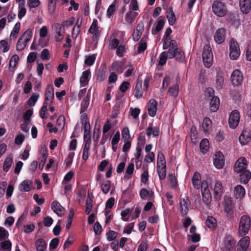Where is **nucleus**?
<instances>
[{
	"label": "nucleus",
	"instance_id": "nucleus-1",
	"mask_svg": "<svg viewBox=\"0 0 251 251\" xmlns=\"http://www.w3.org/2000/svg\"><path fill=\"white\" fill-rule=\"evenodd\" d=\"M251 226V219L248 215L241 216L239 223L238 234L241 236L247 235Z\"/></svg>",
	"mask_w": 251,
	"mask_h": 251
},
{
	"label": "nucleus",
	"instance_id": "nucleus-2",
	"mask_svg": "<svg viewBox=\"0 0 251 251\" xmlns=\"http://www.w3.org/2000/svg\"><path fill=\"white\" fill-rule=\"evenodd\" d=\"M202 60L206 68H210L213 62V55L210 46L206 44L203 48Z\"/></svg>",
	"mask_w": 251,
	"mask_h": 251
},
{
	"label": "nucleus",
	"instance_id": "nucleus-3",
	"mask_svg": "<svg viewBox=\"0 0 251 251\" xmlns=\"http://www.w3.org/2000/svg\"><path fill=\"white\" fill-rule=\"evenodd\" d=\"M212 11L217 16H225L227 12L225 4L219 0H215L212 4Z\"/></svg>",
	"mask_w": 251,
	"mask_h": 251
},
{
	"label": "nucleus",
	"instance_id": "nucleus-4",
	"mask_svg": "<svg viewBox=\"0 0 251 251\" xmlns=\"http://www.w3.org/2000/svg\"><path fill=\"white\" fill-rule=\"evenodd\" d=\"M229 57L231 60H236L240 56L239 46L235 40L231 39L229 45Z\"/></svg>",
	"mask_w": 251,
	"mask_h": 251
},
{
	"label": "nucleus",
	"instance_id": "nucleus-5",
	"mask_svg": "<svg viewBox=\"0 0 251 251\" xmlns=\"http://www.w3.org/2000/svg\"><path fill=\"white\" fill-rule=\"evenodd\" d=\"M192 181L194 187L197 189H199L200 188L201 189L202 187H207L208 185L207 181L203 180L201 181V176L198 172L194 173L192 177Z\"/></svg>",
	"mask_w": 251,
	"mask_h": 251
},
{
	"label": "nucleus",
	"instance_id": "nucleus-6",
	"mask_svg": "<svg viewBox=\"0 0 251 251\" xmlns=\"http://www.w3.org/2000/svg\"><path fill=\"white\" fill-rule=\"evenodd\" d=\"M207 92L209 97H212L210 102V109L212 112H216L219 107L220 100L218 97L214 96V90L212 88H208Z\"/></svg>",
	"mask_w": 251,
	"mask_h": 251
},
{
	"label": "nucleus",
	"instance_id": "nucleus-7",
	"mask_svg": "<svg viewBox=\"0 0 251 251\" xmlns=\"http://www.w3.org/2000/svg\"><path fill=\"white\" fill-rule=\"evenodd\" d=\"M240 120L239 112L237 110H233L230 113L228 120V124L230 128H235L239 124Z\"/></svg>",
	"mask_w": 251,
	"mask_h": 251
},
{
	"label": "nucleus",
	"instance_id": "nucleus-8",
	"mask_svg": "<svg viewBox=\"0 0 251 251\" xmlns=\"http://www.w3.org/2000/svg\"><path fill=\"white\" fill-rule=\"evenodd\" d=\"M232 84L234 86L240 85L243 81V75L242 73L239 70H234L230 77Z\"/></svg>",
	"mask_w": 251,
	"mask_h": 251
},
{
	"label": "nucleus",
	"instance_id": "nucleus-9",
	"mask_svg": "<svg viewBox=\"0 0 251 251\" xmlns=\"http://www.w3.org/2000/svg\"><path fill=\"white\" fill-rule=\"evenodd\" d=\"M248 166L247 161L246 159L244 157L239 158L235 162L234 166V171L237 173H240L246 169Z\"/></svg>",
	"mask_w": 251,
	"mask_h": 251
},
{
	"label": "nucleus",
	"instance_id": "nucleus-10",
	"mask_svg": "<svg viewBox=\"0 0 251 251\" xmlns=\"http://www.w3.org/2000/svg\"><path fill=\"white\" fill-rule=\"evenodd\" d=\"M224 211L226 213V217L228 219L233 218V208L234 204L230 198L225 200V203L224 205Z\"/></svg>",
	"mask_w": 251,
	"mask_h": 251
},
{
	"label": "nucleus",
	"instance_id": "nucleus-11",
	"mask_svg": "<svg viewBox=\"0 0 251 251\" xmlns=\"http://www.w3.org/2000/svg\"><path fill=\"white\" fill-rule=\"evenodd\" d=\"M213 163L217 169H220L223 167L225 165V157L222 152L218 151L216 153Z\"/></svg>",
	"mask_w": 251,
	"mask_h": 251
},
{
	"label": "nucleus",
	"instance_id": "nucleus-12",
	"mask_svg": "<svg viewBox=\"0 0 251 251\" xmlns=\"http://www.w3.org/2000/svg\"><path fill=\"white\" fill-rule=\"evenodd\" d=\"M190 201L188 197L186 199H181L179 202V210L181 214L183 215L187 214L189 211V206L190 205Z\"/></svg>",
	"mask_w": 251,
	"mask_h": 251
},
{
	"label": "nucleus",
	"instance_id": "nucleus-13",
	"mask_svg": "<svg viewBox=\"0 0 251 251\" xmlns=\"http://www.w3.org/2000/svg\"><path fill=\"white\" fill-rule=\"evenodd\" d=\"M226 20L232 26L237 28L240 25V20L238 14L234 13H229L226 16Z\"/></svg>",
	"mask_w": 251,
	"mask_h": 251
},
{
	"label": "nucleus",
	"instance_id": "nucleus-14",
	"mask_svg": "<svg viewBox=\"0 0 251 251\" xmlns=\"http://www.w3.org/2000/svg\"><path fill=\"white\" fill-rule=\"evenodd\" d=\"M225 247L226 250L231 251L235 249L236 241L230 235H226L224 239Z\"/></svg>",
	"mask_w": 251,
	"mask_h": 251
},
{
	"label": "nucleus",
	"instance_id": "nucleus-15",
	"mask_svg": "<svg viewBox=\"0 0 251 251\" xmlns=\"http://www.w3.org/2000/svg\"><path fill=\"white\" fill-rule=\"evenodd\" d=\"M51 207L54 212L58 216L62 217L64 215L65 208L57 201H53L52 202Z\"/></svg>",
	"mask_w": 251,
	"mask_h": 251
},
{
	"label": "nucleus",
	"instance_id": "nucleus-16",
	"mask_svg": "<svg viewBox=\"0 0 251 251\" xmlns=\"http://www.w3.org/2000/svg\"><path fill=\"white\" fill-rule=\"evenodd\" d=\"M202 200L206 205H209L212 201V196L209 189L207 187H202L201 189Z\"/></svg>",
	"mask_w": 251,
	"mask_h": 251
},
{
	"label": "nucleus",
	"instance_id": "nucleus-17",
	"mask_svg": "<svg viewBox=\"0 0 251 251\" xmlns=\"http://www.w3.org/2000/svg\"><path fill=\"white\" fill-rule=\"evenodd\" d=\"M54 29L56 33V36L55 37V41L60 42L63 38L62 32H64V29L63 25L60 24L56 23L54 25Z\"/></svg>",
	"mask_w": 251,
	"mask_h": 251
},
{
	"label": "nucleus",
	"instance_id": "nucleus-18",
	"mask_svg": "<svg viewBox=\"0 0 251 251\" xmlns=\"http://www.w3.org/2000/svg\"><path fill=\"white\" fill-rule=\"evenodd\" d=\"M157 102L156 100L153 99H151L148 103V110L149 115L153 117L155 116L157 111Z\"/></svg>",
	"mask_w": 251,
	"mask_h": 251
},
{
	"label": "nucleus",
	"instance_id": "nucleus-19",
	"mask_svg": "<svg viewBox=\"0 0 251 251\" xmlns=\"http://www.w3.org/2000/svg\"><path fill=\"white\" fill-rule=\"evenodd\" d=\"M225 30L224 28H219L215 33L214 38L218 44H222L225 40Z\"/></svg>",
	"mask_w": 251,
	"mask_h": 251
},
{
	"label": "nucleus",
	"instance_id": "nucleus-20",
	"mask_svg": "<svg viewBox=\"0 0 251 251\" xmlns=\"http://www.w3.org/2000/svg\"><path fill=\"white\" fill-rule=\"evenodd\" d=\"M241 11L244 14H248L251 8V0H239Z\"/></svg>",
	"mask_w": 251,
	"mask_h": 251
},
{
	"label": "nucleus",
	"instance_id": "nucleus-21",
	"mask_svg": "<svg viewBox=\"0 0 251 251\" xmlns=\"http://www.w3.org/2000/svg\"><path fill=\"white\" fill-rule=\"evenodd\" d=\"M91 78L90 70L88 69L84 71L80 78V83L81 86H86L88 85L89 81Z\"/></svg>",
	"mask_w": 251,
	"mask_h": 251
},
{
	"label": "nucleus",
	"instance_id": "nucleus-22",
	"mask_svg": "<svg viewBox=\"0 0 251 251\" xmlns=\"http://www.w3.org/2000/svg\"><path fill=\"white\" fill-rule=\"evenodd\" d=\"M54 98V88L53 86L51 84L48 85L46 92H45V100L46 101H50V103H52V100Z\"/></svg>",
	"mask_w": 251,
	"mask_h": 251
},
{
	"label": "nucleus",
	"instance_id": "nucleus-23",
	"mask_svg": "<svg viewBox=\"0 0 251 251\" xmlns=\"http://www.w3.org/2000/svg\"><path fill=\"white\" fill-rule=\"evenodd\" d=\"M250 132L244 130L239 137V141L242 145H246L251 140Z\"/></svg>",
	"mask_w": 251,
	"mask_h": 251
},
{
	"label": "nucleus",
	"instance_id": "nucleus-24",
	"mask_svg": "<svg viewBox=\"0 0 251 251\" xmlns=\"http://www.w3.org/2000/svg\"><path fill=\"white\" fill-rule=\"evenodd\" d=\"M160 130L157 126L152 127V124H150L146 129V134L148 137H150L152 134L154 137H157L159 135Z\"/></svg>",
	"mask_w": 251,
	"mask_h": 251
},
{
	"label": "nucleus",
	"instance_id": "nucleus-25",
	"mask_svg": "<svg viewBox=\"0 0 251 251\" xmlns=\"http://www.w3.org/2000/svg\"><path fill=\"white\" fill-rule=\"evenodd\" d=\"M245 189L243 186L238 185L234 187V195L237 199H241L245 196Z\"/></svg>",
	"mask_w": 251,
	"mask_h": 251
},
{
	"label": "nucleus",
	"instance_id": "nucleus-26",
	"mask_svg": "<svg viewBox=\"0 0 251 251\" xmlns=\"http://www.w3.org/2000/svg\"><path fill=\"white\" fill-rule=\"evenodd\" d=\"M106 68L105 65H101L97 71V80L100 82H102L105 78Z\"/></svg>",
	"mask_w": 251,
	"mask_h": 251
},
{
	"label": "nucleus",
	"instance_id": "nucleus-27",
	"mask_svg": "<svg viewBox=\"0 0 251 251\" xmlns=\"http://www.w3.org/2000/svg\"><path fill=\"white\" fill-rule=\"evenodd\" d=\"M140 196L141 199L145 200L147 199L151 200L154 196V193L152 191H149L146 188H142L140 191Z\"/></svg>",
	"mask_w": 251,
	"mask_h": 251
},
{
	"label": "nucleus",
	"instance_id": "nucleus-28",
	"mask_svg": "<svg viewBox=\"0 0 251 251\" xmlns=\"http://www.w3.org/2000/svg\"><path fill=\"white\" fill-rule=\"evenodd\" d=\"M166 17L168 19L169 24L170 25H173L176 22V18L172 7L167 9L166 11Z\"/></svg>",
	"mask_w": 251,
	"mask_h": 251
},
{
	"label": "nucleus",
	"instance_id": "nucleus-29",
	"mask_svg": "<svg viewBox=\"0 0 251 251\" xmlns=\"http://www.w3.org/2000/svg\"><path fill=\"white\" fill-rule=\"evenodd\" d=\"M134 96L137 99L142 97L143 92L142 90V82L141 80H138L136 82L134 90Z\"/></svg>",
	"mask_w": 251,
	"mask_h": 251
},
{
	"label": "nucleus",
	"instance_id": "nucleus-30",
	"mask_svg": "<svg viewBox=\"0 0 251 251\" xmlns=\"http://www.w3.org/2000/svg\"><path fill=\"white\" fill-rule=\"evenodd\" d=\"M138 13L136 12L133 11L131 10H129L125 15V21L126 22L129 24L133 23L137 16H138Z\"/></svg>",
	"mask_w": 251,
	"mask_h": 251
},
{
	"label": "nucleus",
	"instance_id": "nucleus-31",
	"mask_svg": "<svg viewBox=\"0 0 251 251\" xmlns=\"http://www.w3.org/2000/svg\"><path fill=\"white\" fill-rule=\"evenodd\" d=\"M223 190V187L222 182L220 181H216L214 188L215 197L216 199H218L220 198L222 194Z\"/></svg>",
	"mask_w": 251,
	"mask_h": 251
},
{
	"label": "nucleus",
	"instance_id": "nucleus-32",
	"mask_svg": "<svg viewBox=\"0 0 251 251\" xmlns=\"http://www.w3.org/2000/svg\"><path fill=\"white\" fill-rule=\"evenodd\" d=\"M35 246L37 251H45L47 248V243L43 238H39L35 242Z\"/></svg>",
	"mask_w": 251,
	"mask_h": 251
},
{
	"label": "nucleus",
	"instance_id": "nucleus-33",
	"mask_svg": "<svg viewBox=\"0 0 251 251\" xmlns=\"http://www.w3.org/2000/svg\"><path fill=\"white\" fill-rule=\"evenodd\" d=\"M100 184L102 192L105 194L108 193L111 187V181L104 179L100 182Z\"/></svg>",
	"mask_w": 251,
	"mask_h": 251
},
{
	"label": "nucleus",
	"instance_id": "nucleus-34",
	"mask_svg": "<svg viewBox=\"0 0 251 251\" xmlns=\"http://www.w3.org/2000/svg\"><path fill=\"white\" fill-rule=\"evenodd\" d=\"M251 178V172L249 170H244L240 174V180L245 184L247 183Z\"/></svg>",
	"mask_w": 251,
	"mask_h": 251
},
{
	"label": "nucleus",
	"instance_id": "nucleus-35",
	"mask_svg": "<svg viewBox=\"0 0 251 251\" xmlns=\"http://www.w3.org/2000/svg\"><path fill=\"white\" fill-rule=\"evenodd\" d=\"M111 68L117 73L121 74L124 69V64L122 62L115 61L112 64Z\"/></svg>",
	"mask_w": 251,
	"mask_h": 251
},
{
	"label": "nucleus",
	"instance_id": "nucleus-36",
	"mask_svg": "<svg viewBox=\"0 0 251 251\" xmlns=\"http://www.w3.org/2000/svg\"><path fill=\"white\" fill-rule=\"evenodd\" d=\"M32 181L26 179L23 181L20 185L19 189L21 191L28 192L31 190V185Z\"/></svg>",
	"mask_w": 251,
	"mask_h": 251
},
{
	"label": "nucleus",
	"instance_id": "nucleus-37",
	"mask_svg": "<svg viewBox=\"0 0 251 251\" xmlns=\"http://www.w3.org/2000/svg\"><path fill=\"white\" fill-rule=\"evenodd\" d=\"M238 244L243 251H246L250 245V238L248 236L243 237L239 241Z\"/></svg>",
	"mask_w": 251,
	"mask_h": 251
},
{
	"label": "nucleus",
	"instance_id": "nucleus-38",
	"mask_svg": "<svg viewBox=\"0 0 251 251\" xmlns=\"http://www.w3.org/2000/svg\"><path fill=\"white\" fill-rule=\"evenodd\" d=\"M21 27V23L18 22L16 23L10 35V40H14L17 38V36L19 32Z\"/></svg>",
	"mask_w": 251,
	"mask_h": 251
},
{
	"label": "nucleus",
	"instance_id": "nucleus-39",
	"mask_svg": "<svg viewBox=\"0 0 251 251\" xmlns=\"http://www.w3.org/2000/svg\"><path fill=\"white\" fill-rule=\"evenodd\" d=\"M90 96L88 95L84 97L80 104V113H84L88 108L89 104Z\"/></svg>",
	"mask_w": 251,
	"mask_h": 251
},
{
	"label": "nucleus",
	"instance_id": "nucleus-40",
	"mask_svg": "<svg viewBox=\"0 0 251 251\" xmlns=\"http://www.w3.org/2000/svg\"><path fill=\"white\" fill-rule=\"evenodd\" d=\"M157 172L160 180L164 179L166 176V166H157Z\"/></svg>",
	"mask_w": 251,
	"mask_h": 251
},
{
	"label": "nucleus",
	"instance_id": "nucleus-41",
	"mask_svg": "<svg viewBox=\"0 0 251 251\" xmlns=\"http://www.w3.org/2000/svg\"><path fill=\"white\" fill-rule=\"evenodd\" d=\"M165 23V22L164 20L161 19L159 20L155 26V29H152V34L154 35L157 34V33L163 29Z\"/></svg>",
	"mask_w": 251,
	"mask_h": 251
},
{
	"label": "nucleus",
	"instance_id": "nucleus-42",
	"mask_svg": "<svg viewBox=\"0 0 251 251\" xmlns=\"http://www.w3.org/2000/svg\"><path fill=\"white\" fill-rule=\"evenodd\" d=\"M205 224L209 228H215L217 226V220L212 216H208L205 221Z\"/></svg>",
	"mask_w": 251,
	"mask_h": 251
},
{
	"label": "nucleus",
	"instance_id": "nucleus-43",
	"mask_svg": "<svg viewBox=\"0 0 251 251\" xmlns=\"http://www.w3.org/2000/svg\"><path fill=\"white\" fill-rule=\"evenodd\" d=\"M12 163L13 157L11 155L7 156L4 162L3 166V171L6 172H8L10 168Z\"/></svg>",
	"mask_w": 251,
	"mask_h": 251
},
{
	"label": "nucleus",
	"instance_id": "nucleus-44",
	"mask_svg": "<svg viewBox=\"0 0 251 251\" xmlns=\"http://www.w3.org/2000/svg\"><path fill=\"white\" fill-rule=\"evenodd\" d=\"M25 1L23 0L22 2H20L19 4V12H18V18L20 19L23 18L26 14V9L25 7Z\"/></svg>",
	"mask_w": 251,
	"mask_h": 251
},
{
	"label": "nucleus",
	"instance_id": "nucleus-45",
	"mask_svg": "<svg viewBox=\"0 0 251 251\" xmlns=\"http://www.w3.org/2000/svg\"><path fill=\"white\" fill-rule=\"evenodd\" d=\"M209 143L207 139H204L201 141L200 145V147L201 151L203 153H205L208 151L209 149Z\"/></svg>",
	"mask_w": 251,
	"mask_h": 251
},
{
	"label": "nucleus",
	"instance_id": "nucleus-46",
	"mask_svg": "<svg viewBox=\"0 0 251 251\" xmlns=\"http://www.w3.org/2000/svg\"><path fill=\"white\" fill-rule=\"evenodd\" d=\"M212 126V122L211 120L208 118L205 117L203 119L202 123V128L203 129V132L204 133L207 132L209 129H210Z\"/></svg>",
	"mask_w": 251,
	"mask_h": 251
},
{
	"label": "nucleus",
	"instance_id": "nucleus-47",
	"mask_svg": "<svg viewBox=\"0 0 251 251\" xmlns=\"http://www.w3.org/2000/svg\"><path fill=\"white\" fill-rule=\"evenodd\" d=\"M157 166H166V161L165 155L159 151L157 154Z\"/></svg>",
	"mask_w": 251,
	"mask_h": 251
},
{
	"label": "nucleus",
	"instance_id": "nucleus-48",
	"mask_svg": "<svg viewBox=\"0 0 251 251\" xmlns=\"http://www.w3.org/2000/svg\"><path fill=\"white\" fill-rule=\"evenodd\" d=\"M32 30L30 28L27 29L20 37L23 40L25 41V43H28L32 37Z\"/></svg>",
	"mask_w": 251,
	"mask_h": 251
},
{
	"label": "nucleus",
	"instance_id": "nucleus-49",
	"mask_svg": "<svg viewBox=\"0 0 251 251\" xmlns=\"http://www.w3.org/2000/svg\"><path fill=\"white\" fill-rule=\"evenodd\" d=\"M89 142L86 143V144H84L83 149V153H82V159L85 162L88 158L90 153L89 150L90 146H89Z\"/></svg>",
	"mask_w": 251,
	"mask_h": 251
},
{
	"label": "nucleus",
	"instance_id": "nucleus-50",
	"mask_svg": "<svg viewBox=\"0 0 251 251\" xmlns=\"http://www.w3.org/2000/svg\"><path fill=\"white\" fill-rule=\"evenodd\" d=\"M176 52V56L174 58H176V61L179 62H183L185 59L184 52L180 49L177 50V51Z\"/></svg>",
	"mask_w": 251,
	"mask_h": 251
},
{
	"label": "nucleus",
	"instance_id": "nucleus-51",
	"mask_svg": "<svg viewBox=\"0 0 251 251\" xmlns=\"http://www.w3.org/2000/svg\"><path fill=\"white\" fill-rule=\"evenodd\" d=\"M98 22L96 19H94L90 27L88 30V33L93 34L95 32H100L99 31Z\"/></svg>",
	"mask_w": 251,
	"mask_h": 251
},
{
	"label": "nucleus",
	"instance_id": "nucleus-52",
	"mask_svg": "<svg viewBox=\"0 0 251 251\" xmlns=\"http://www.w3.org/2000/svg\"><path fill=\"white\" fill-rule=\"evenodd\" d=\"M145 139H143L142 145H138L136 147V153L135 154L136 160L143 159V156L141 155L142 152V146L145 144Z\"/></svg>",
	"mask_w": 251,
	"mask_h": 251
},
{
	"label": "nucleus",
	"instance_id": "nucleus-53",
	"mask_svg": "<svg viewBox=\"0 0 251 251\" xmlns=\"http://www.w3.org/2000/svg\"><path fill=\"white\" fill-rule=\"evenodd\" d=\"M179 87L178 85L169 87L168 90L169 94L172 97H176L178 94Z\"/></svg>",
	"mask_w": 251,
	"mask_h": 251
},
{
	"label": "nucleus",
	"instance_id": "nucleus-54",
	"mask_svg": "<svg viewBox=\"0 0 251 251\" xmlns=\"http://www.w3.org/2000/svg\"><path fill=\"white\" fill-rule=\"evenodd\" d=\"M39 97V94L33 93L27 101V104L30 106H34Z\"/></svg>",
	"mask_w": 251,
	"mask_h": 251
},
{
	"label": "nucleus",
	"instance_id": "nucleus-55",
	"mask_svg": "<svg viewBox=\"0 0 251 251\" xmlns=\"http://www.w3.org/2000/svg\"><path fill=\"white\" fill-rule=\"evenodd\" d=\"M224 78L223 76L218 75L217 76L215 81V86L217 89H221L224 85Z\"/></svg>",
	"mask_w": 251,
	"mask_h": 251
},
{
	"label": "nucleus",
	"instance_id": "nucleus-56",
	"mask_svg": "<svg viewBox=\"0 0 251 251\" xmlns=\"http://www.w3.org/2000/svg\"><path fill=\"white\" fill-rule=\"evenodd\" d=\"M25 41L22 39L21 37H20L16 45V50L19 51L23 50L26 47V44Z\"/></svg>",
	"mask_w": 251,
	"mask_h": 251
},
{
	"label": "nucleus",
	"instance_id": "nucleus-57",
	"mask_svg": "<svg viewBox=\"0 0 251 251\" xmlns=\"http://www.w3.org/2000/svg\"><path fill=\"white\" fill-rule=\"evenodd\" d=\"M0 247L4 251H11L12 243L9 240H5L0 243Z\"/></svg>",
	"mask_w": 251,
	"mask_h": 251
},
{
	"label": "nucleus",
	"instance_id": "nucleus-58",
	"mask_svg": "<svg viewBox=\"0 0 251 251\" xmlns=\"http://www.w3.org/2000/svg\"><path fill=\"white\" fill-rule=\"evenodd\" d=\"M122 138L124 139V142L126 141H129L130 139V135L129 133V130L128 127H126L123 128L122 131Z\"/></svg>",
	"mask_w": 251,
	"mask_h": 251
},
{
	"label": "nucleus",
	"instance_id": "nucleus-59",
	"mask_svg": "<svg viewBox=\"0 0 251 251\" xmlns=\"http://www.w3.org/2000/svg\"><path fill=\"white\" fill-rule=\"evenodd\" d=\"M119 233L113 230H110L106 233L107 239L109 241H112L115 240L118 236Z\"/></svg>",
	"mask_w": 251,
	"mask_h": 251
},
{
	"label": "nucleus",
	"instance_id": "nucleus-60",
	"mask_svg": "<svg viewBox=\"0 0 251 251\" xmlns=\"http://www.w3.org/2000/svg\"><path fill=\"white\" fill-rule=\"evenodd\" d=\"M33 114V111L31 109L27 110L23 115V119L24 122L29 123L30 122V117Z\"/></svg>",
	"mask_w": 251,
	"mask_h": 251
},
{
	"label": "nucleus",
	"instance_id": "nucleus-61",
	"mask_svg": "<svg viewBox=\"0 0 251 251\" xmlns=\"http://www.w3.org/2000/svg\"><path fill=\"white\" fill-rule=\"evenodd\" d=\"M96 60V56L94 54H92L86 56L84 63L88 66H92L95 63Z\"/></svg>",
	"mask_w": 251,
	"mask_h": 251
},
{
	"label": "nucleus",
	"instance_id": "nucleus-62",
	"mask_svg": "<svg viewBox=\"0 0 251 251\" xmlns=\"http://www.w3.org/2000/svg\"><path fill=\"white\" fill-rule=\"evenodd\" d=\"M56 6V0H49L48 4L49 12L50 14H52L55 9Z\"/></svg>",
	"mask_w": 251,
	"mask_h": 251
},
{
	"label": "nucleus",
	"instance_id": "nucleus-63",
	"mask_svg": "<svg viewBox=\"0 0 251 251\" xmlns=\"http://www.w3.org/2000/svg\"><path fill=\"white\" fill-rule=\"evenodd\" d=\"M130 87V83L128 81H123L119 87L120 91L123 93H125Z\"/></svg>",
	"mask_w": 251,
	"mask_h": 251
},
{
	"label": "nucleus",
	"instance_id": "nucleus-64",
	"mask_svg": "<svg viewBox=\"0 0 251 251\" xmlns=\"http://www.w3.org/2000/svg\"><path fill=\"white\" fill-rule=\"evenodd\" d=\"M119 41L117 38H114L110 41L109 43V49L111 50L117 49L120 45Z\"/></svg>",
	"mask_w": 251,
	"mask_h": 251
}]
</instances>
